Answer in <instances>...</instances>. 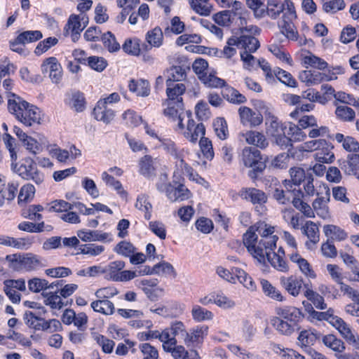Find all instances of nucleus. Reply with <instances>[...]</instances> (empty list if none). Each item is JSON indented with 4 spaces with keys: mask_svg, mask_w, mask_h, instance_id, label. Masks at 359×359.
<instances>
[{
    "mask_svg": "<svg viewBox=\"0 0 359 359\" xmlns=\"http://www.w3.org/2000/svg\"><path fill=\"white\" fill-rule=\"evenodd\" d=\"M273 226L264 222H258L250 226L243 235L245 246L259 262L263 260L264 254L276 248L278 237L273 235Z\"/></svg>",
    "mask_w": 359,
    "mask_h": 359,
    "instance_id": "1",
    "label": "nucleus"
},
{
    "mask_svg": "<svg viewBox=\"0 0 359 359\" xmlns=\"http://www.w3.org/2000/svg\"><path fill=\"white\" fill-rule=\"evenodd\" d=\"M283 13L282 19L278 22V26L287 38L292 40L297 39V30L294 21L297 14L293 2L291 0H268L265 14L272 19H276Z\"/></svg>",
    "mask_w": 359,
    "mask_h": 359,
    "instance_id": "2",
    "label": "nucleus"
},
{
    "mask_svg": "<svg viewBox=\"0 0 359 359\" xmlns=\"http://www.w3.org/2000/svg\"><path fill=\"white\" fill-rule=\"evenodd\" d=\"M7 107L8 111L25 126L31 127L41 123L42 113L40 109L22 100L15 93L8 94Z\"/></svg>",
    "mask_w": 359,
    "mask_h": 359,
    "instance_id": "3",
    "label": "nucleus"
},
{
    "mask_svg": "<svg viewBox=\"0 0 359 359\" xmlns=\"http://www.w3.org/2000/svg\"><path fill=\"white\" fill-rule=\"evenodd\" d=\"M159 142H161L160 147L163 148L167 154L175 159V167L177 172L186 175L190 180H196V177H198V175H194L193 169L184 160L188 151L177 147L175 143L170 139L162 137L159 138Z\"/></svg>",
    "mask_w": 359,
    "mask_h": 359,
    "instance_id": "4",
    "label": "nucleus"
},
{
    "mask_svg": "<svg viewBox=\"0 0 359 359\" xmlns=\"http://www.w3.org/2000/svg\"><path fill=\"white\" fill-rule=\"evenodd\" d=\"M236 46L238 48L249 50L250 52H255L259 47L257 39L253 36L241 35L240 36H233L226 41V46L222 51V57L231 58L236 54Z\"/></svg>",
    "mask_w": 359,
    "mask_h": 359,
    "instance_id": "5",
    "label": "nucleus"
},
{
    "mask_svg": "<svg viewBox=\"0 0 359 359\" xmlns=\"http://www.w3.org/2000/svg\"><path fill=\"white\" fill-rule=\"evenodd\" d=\"M157 189L164 193L168 198L172 201H183L191 197L190 191L183 184L173 181L172 183L161 180L156 184Z\"/></svg>",
    "mask_w": 359,
    "mask_h": 359,
    "instance_id": "6",
    "label": "nucleus"
},
{
    "mask_svg": "<svg viewBox=\"0 0 359 359\" xmlns=\"http://www.w3.org/2000/svg\"><path fill=\"white\" fill-rule=\"evenodd\" d=\"M186 128L184 127L183 122L182 126L178 125L175 127V130L182 134L187 140L192 143H196L198 138L204 136L205 128L203 123H196L192 118V114L186 118Z\"/></svg>",
    "mask_w": 359,
    "mask_h": 359,
    "instance_id": "7",
    "label": "nucleus"
},
{
    "mask_svg": "<svg viewBox=\"0 0 359 359\" xmlns=\"http://www.w3.org/2000/svg\"><path fill=\"white\" fill-rule=\"evenodd\" d=\"M18 175L25 180H32L36 184L44 181V175L37 168L36 162L30 157L23 159L18 169Z\"/></svg>",
    "mask_w": 359,
    "mask_h": 359,
    "instance_id": "8",
    "label": "nucleus"
},
{
    "mask_svg": "<svg viewBox=\"0 0 359 359\" xmlns=\"http://www.w3.org/2000/svg\"><path fill=\"white\" fill-rule=\"evenodd\" d=\"M165 108L163 109L164 115L170 121L176 123V126H182V122L186 121V118L191 115L190 111H185L184 103L174 101H165L163 103Z\"/></svg>",
    "mask_w": 359,
    "mask_h": 359,
    "instance_id": "9",
    "label": "nucleus"
},
{
    "mask_svg": "<svg viewBox=\"0 0 359 359\" xmlns=\"http://www.w3.org/2000/svg\"><path fill=\"white\" fill-rule=\"evenodd\" d=\"M257 107L261 110H264L265 124L266 133L271 137L278 136L284 133L286 126L274 115L273 111L263 102H259Z\"/></svg>",
    "mask_w": 359,
    "mask_h": 359,
    "instance_id": "10",
    "label": "nucleus"
},
{
    "mask_svg": "<svg viewBox=\"0 0 359 359\" xmlns=\"http://www.w3.org/2000/svg\"><path fill=\"white\" fill-rule=\"evenodd\" d=\"M279 281L280 286L293 297H297L302 293L305 285L302 277L294 275L282 276Z\"/></svg>",
    "mask_w": 359,
    "mask_h": 359,
    "instance_id": "11",
    "label": "nucleus"
},
{
    "mask_svg": "<svg viewBox=\"0 0 359 359\" xmlns=\"http://www.w3.org/2000/svg\"><path fill=\"white\" fill-rule=\"evenodd\" d=\"M261 159L260 151L258 149L252 147L243 149L241 161L245 167L253 168L254 170L260 172L264 168Z\"/></svg>",
    "mask_w": 359,
    "mask_h": 359,
    "instance_id": "12",
    "label": "nucleus"
},
{
    "mask_svg": "<svg viewBox=\"0 0 359 359\" xmlns=\"http://www.w3.org/2000/svg\"><path fill=\"white\" fill-rule=\"evenodd\" d=\"M4 292L8 299L13 304H18L20 302V294L18 292L26 290L25 281L23 279L7 280L4 283Z\"/></svg>",
    "mask_w": 359,
    "mask_h": 359,
    "instance_id": "13",
    "label": "nucleus"
},
{
    "mask_svg": "<svg viewBox=\"0 0 359 359\" xmlns=\"http://www.w3.org/2000/svg\"><path fill=\"white\" fill-rule=\"evenodd\" d=\"M160 165V161L150 155H145L138 162L139 172L145 177L154 176L157 168Z\"/></svg>",
    "mask_w": 359,
    "mask_h": 359,
    "instance_id": "14",
    "label": "nucleus"
},
{
    "mask_svg": "<svg viewBox=\"0 0 359 359\" xmlns=\"http://www.w3.org/2000/svg\"><path fill=\"white\" fill-rule=\"evenodd\" d=\"M241 121L246 126L255 127L263 121V116L259 111H255L248 107H241L238 109Z\"/></svg>",
    "mask_w": 359,
    "mask_h": 359,
    "instance_id": "15",
    "label": "nucleus"
},
{
    "mask_svg": "<svg viewBox=\"0 0 359 359\" xmlns=\"http://www.w3.org/2000/svg\"><path fill=\"white\" fill-rule=\"evenodd\" d=\"M77 236L83 242H111L112 235L99 230L82 229L77 231Z\"/></svg>",
    "mask_w": 359,
    "mask_h": 359,
    "instance_id": "16",
    "label": "nucleus"
},
{
    "mask_svg": "<svg viewBox=\"0 0 359 359\" xmlns=\"http://www.w3.org/2000/svg\"><path fill=\"white\" fill-rule=\"evenodd\" d=\"M325 196L316 198L312 203V209L313 212H316L317 215L323 219L330 217L328 208V202L330 201V193L327 187H325Z\"/></svg>",
    "mask_w": 359,
    "mask_h": 359,
    "instance_id": "17",
    "label": "nucleus"
},
{
    "mask_svg": "<svg viewBox=\"0 0 359 359\" xmlns=\"http://www.w3.org/2000/svg\"><path fill=\"white\" fill-rule=\"evenodd\" d=\"M276 313L280 320L294 324L298 326L299 320L302 317V311L294 306L277 307Z\"/></svg>",
    "mask_w": 359,
    "mask_h": 359,
    "instance_id": "18",
    "label": "nucleus"
},
{
    "mask_svg": "<svg viewBox=\"0 0 359 359\" xmlns=\"http://www.w3.org/2000/svg\"><path fill=\"white\" fill-rule=\"evenodd\" d=\"M339 166L345 174L357 177L359 174V154H348L346 158L339 160Z\"/></svg>",
    "mask_w": 359,
    "mask_h": 359,
    "instance_id": "19",
    "label": "nucleus"
},
{
    "mask_svg": "<svg viewBox=\"0 0 359 359\" xmlns=\"http://www.w3.org/2000/svg\"><path fill=\"white\" fill-rule=\"evenodd\" d=\"M93 116L97 121L109 124L114 119L115 113L105 104L104 101H98L93 109Z\"/></svg>",
    "mask_w": 359,
    "mask_h": 359,
    "instance_id": "20",
    "label": "nucleus"
},
{
    "mask_svg": "<svg viewBox=\"0 0 359 359\" xmlns=\"http://www.w3.org/2000/svg\"><path fill=\"white\" fill-rule=\"evenodd\" d=\"M241 196L254 205H262L266 203L267 196L262 190L255 188H243L241 191Z\"/></svg>",
    "mask_w": 359,
    "mask_h": 359,
    "instance_id": "21",
    "label": "nucleus"
},
{
    "mask_svg": "<svg viewBox=\"0 0 359 359\" xmlns=\"http://www.w3.org/2000/svg\"><path fill=\"white\" fill-rule=\"evenodd\" d=\"M302 233L307 236L309 241L306 242L308 249H311L320 240V233L318 226L312 221H307L302 227Z\"/></svg>",
    "mask_w": 359,
    "mask_h": 359,
    "instance_id": "22",
    "label": "nucleus"
},
{
    "mask_svg": "<svg viewBox=\"0 0 359 359\" xmlns=\"http://www.w3.org/2000/svg\"><path fill=\"white\" fill-rule=\"evenodd\" d=\"M290 260L295 263L302 272V273L307 278L315 279L316 278V273L312 269L309 262L303 258L298 253H292L290 255Z\"/></svg>",
    "mask_w": 359,
    "mask_h": 359,
    "instance_id": "23",
    "label": "nucleus"
},
{
    "mask_svg": "<svg viewBox=\"0 0 359 359\" xmlns=\"http://www.w3.org/2000/svg\"><path fill=\"white\" fill-rule=\"evenodd\" d=\"M88 23V18L83 13L80 15H71L65 26V34L69 32H82Z\"/></svg>",
    "mask_w": 359,
    "mask_h": 359,
    "instance_id": "24",
    "label": "nucleus"
},
{
    "mask_svg": "<svg viewBox=\"0 0 359 359\" xmlns=\"http://www.w3.org/2000/svg\"><path fill=\"white\" fill-rule=\"evenodd\" d=\"M266 258H267L271 265L277 271L281 272L288 271V265L280 254H275L273 250H269L266 252V254H264L263 260L260 263L264 262Z\"/></svg>",
    "mask_w": 359,
    "mask_h": 359,
    "instance_id": "25",
    "label": "nucleus"
},
{
    "mask_svg": "<svg viewBox=\"0 0 359 359\" xmlns=\"http://www.w3.org/2000/svg\"><path fill=\"white\" fill-rule=\"evenodd\" d=\"M166 94L168 99L165 101H174L183 102L182 95L186 90V87L183 83H174L166 81Z\"/></svg>",
    "mask_w": 359,
    "mask_h": 359,
    "instance_id": "26",
    "label": "nucleus"
},
{
    "mask_svg": "<svg viewBox=\"0 0 359 359\" xmlns=\"http://www.w3.org/2000/svg\"><path fill=\"white\" fill-rule=\"evenodd\" d=\"M323 233L327 240L333 241H343L348 237L347 233L341 227L334 224H326L323 226Z\"/></svg>",
    "mask_w": 359,
    "mask_h": 359,
    "instance_id": "27",
    "label": "nucleus"
},
{
    "mask_svg": "<svg viewBox=\"0 0 359 359\" xmlns=\"http://www.w3.org/2000/svg\"><path fill=\"white\" fill-rule=\"evenodd\" d=\"M208 327L197 326L195 328L187 332V337L184 339V344L187 346H191L194 344H201L204 337L207 335Z\"/></svg>",
    "mask_w": 359,
    "mask_h": 359,
    "instance_id": "28",
    "label": "nucleus"
},
{
    "mask_svg": "<svg viewBox=\"0 0 359 359\" xmlns=\"http://www.w3.org/2000/svg\"><path fill=\"white\" fill-rule=\"evenodd\" d=\"M90 307L94 311L106 316H111L115 311L114 303L109 299H97L91 302Z\"/></svg>",
    "mask_w": 359,
    "mask_h": 359,
    "instance_id": "29",
    "label": "nucleus"
},
{
    "mask_svg": "<svg viewBox=\"0 0 359 359\" xmlns=\"http://www.w3.org/2000/svg\"><path fill=\"white\" fill-rule=\"evenodd\" d=\"M323 343L324 345L335 352V357L337 354H343L345 351L344 343L334 334H327L323 337Z\"/></svg>",
    "mask_w": 359,
    "mask_h": 359,
    "instance_id": "30",
    "label": "nucleus"
},
{
    "mask_svg": "<svg viewBox=\"0 0 359 359\" xmlns=\"http://www.w3.org/2000/svg\"><path fill=\"white\" fill-rule=\"evenodd\" d=\"M65 102L78 112L82 111L85 109V98L83 94L79 91L68 94Z\"/></svg>",
    "mask_w": 359,
    "mask_h": 359,
    "instance_id": "31",
    "label": "nucleus"
},
{
    "mask_svg": "<svg viewBox=\"0 0 359 359\" xmlns=\"http://www.w3.org/2000/svg\"><path fill=\"white\" fill-rule=\"evenodd\" d=\"M304 288V296L311 302L316 309L323 310L327 308L324 298L309 287V284L306 283Z\"/></svg>",
    "mask_w": 359,
    "mask_h": 359,
    "instance_id": "32",
    "label": "nucleus"
},
{
    "mask_svg": "<svg viewBox=\"0 0 359 359\" xmlns=\"http://www.w3.org/2000/svg\"><path fill=\"white\" fill-rule=\"evenodd\" d=\"M261 285L263 292L268 297L280 302H285L286 300V297L281 293V292L272 285L267 280H262Z\"/></svg>",
    "mask_w": 359,
    "mask_h": 359,
    "instance_id": "33",
    "label": "nucleus"
},
{
    "mask_svg": "<svg viewBox=\"0 0 359 359\" xmlns=\"http://www.w3.org/2000/svg\"><path fill=\"white\" fill-rule=\"evenodd\" d=\"M145 41L151 47H161L163 42V34L161 29L156 27L148 31L145 34Z\"/></svg>",
    "mask_w": 359,
    "mask_h": 359,
    "instance_id": "34",
    "label": "nucleus"
},
{
    "mask_svg": "<svg viewBox=\"0 0 359 359\" xmlns=\"http://www.w3.org/2000/svg\"><path fill=\"white\" fill-rule=\"evenodd\" d=\"M283 184L287 190L286 192L283 189L276 188L273 192V198L280 204L285 205L288 203L290 201V196H288V194L290 192L294 193L296 191V188H292V184L290 180H285Z\"/></svg>",
    "mask_w": 359,
    "mask_h": 359,
    "instance_id": "35",
    "label": "nucleus"
},
{
    "mask_svg": "<svg viewBox=\"0 0 359 359\" xmlns=\"http://www.w3.org/2000/svg\"><path fill=\"white\" fill-rule=\"evenodd\" d=\"M39 140L27 135V137H24L21 142L23 147L31 154L36 155L39 154L42 149V137L41 135H38Z\"/></svg>",
    "mask_w": 359,
    "mask_h": 359,
    "instance_id": "36",
    "label": "nucleus"
},
{
    "mask_svg": "<svg viewBox=\"0 0 359 359\" xmlns=\"http://www.w3.org/2000/svg\"><path fill=\"white\" fill-rule=\"evenodd\" d=\"M333 147L326 141L325 145H321L315 154V159L323 163H332L334 158V153L332 151Z\"/></svg>",
    "mask_w": 359,
    "mask_h": 359,
    "instance_id": "37",
    "label": "nucleus"
},
{
    "mask_svg": "<svg viewBox=\"0 0 359 359\" xmlns=\"http://www.w3.org/2000/svg\"><path fill=\"white\" fill-rule=\"evenodd\" d=\"M272 325L276 328V330L280 334L290 336L292 333H294L297 330L299 329L298 326L289 323L287 322H285L280 320V318H273L271 320Z\"/></svg>",
    "mask_w": 359,
    "mask_h": 359,
    "instance_id": "38",
    "label": "nucleus"
},
{
    "mask_svg": "<svg viewBox=\"0 0 359 359\" xmlns=\"http://www.w3.org/2000/svg\"><path fill=\"white\" fill-rule=\"evenodd\" d=\"M334 139L342 144L343 148L349 152H357L359 151V143L351 136H344L341 133H337Z\"/></svg>",
    "mask_w": 359,
    "mask_h": 359,
    "instance_id": "39",
    "label": "nucleus"
},
{
    "mask_svg": "<svg viewBox=\"0 0 359 359\" xmlns=\"http://www.w3.org/2000/svg\"><path fill=\"white\" fill-rule=\"evenodd\" d=\"M233 273L235 274L236 279L250 291H255L257 289L256 284L252 277L245 273L243 269L239 268H232Z\"/></svg>",
    "mask_w": 359,
    "mask_h": 359,
    "instance_id": "40",
    "label": "nucleus"
},
{
    "mask_svg": "<svg viewBox=\"0 0 359 359\" xmlns=\"http://www.w3.org/2000/svg\"><path fill=\"white\" fill-rule=\"evenodd\" d=\"M36 189L34 186L30 183L23 185L20 190L18 203L20 205H23L32 201L34 197Z\"/></svg>",
    "mask_w": 359,
    "mask_h": 359,
    "instance_id": "41",
    "label": "nucleus"
},
{
    "mask_svg": "<svg viewBox=\"0 0 359 359\" xmlns=\"http://www.w3.org/2000/svg\"><path fill=\"white\" fill-rule=\"evenodd\" d=\"M101 177L107 186L114 189L121 197L125 198L127 196V192L124 190L121 182L116 180L111 175H109L108 172H103Z\"/></svg>",
    "mask_w": 359,
    "mask_h": 359,
    "instance_id": "42",
    "label": "nucleus"
},
{
    "mask_svg": "<svg viewBox=\"0 0 359 359\" xmlns=\"http://www.w3.org/2000/svg\"><path fill=\"white\" fill-rule=\"evenodd\" d=\"M243 136L248 144L255 145L261 149L266 148L268 145L265 136L259 132L248 131Z\"/></svg>",
    "mask_w": 359,
    "mask_h": 359,
    "instance_id": "43",
    "label": "nucleus"
},
{
    "mask_svg": "<svg viewBox=\"0 0 359 359\" xmlns=\"http://www.w3.org/2000/svg\"><path fill=\"white\" fill-rule=\"evenodd\" d=\"M129 90L135 93L138 96L146 97L150 93L149 83L145 80H131L128 85Z\"/></svg>",
    "mask_w": 359,
    "mask_h": 359,
    "instance_id": "44",
    "label": "nucleus"
},
{
    "mask_svg": "<svg viewBox=\"0 0 359 359\" xmlns=\"http://www.w3.org/2000/svg\"><path fill=\"white\" fill-rule=\"evenodd\" d=\"M125 267V262L117 260L110 262L107 266L104 267V273L107 279L112 281H116L117 277L121 273V270Z\"/></svg>",
    "mask_w": 359,
    "mask_h": 359,
    "instance_id": "45",
    "label": "nucleus"
},
{
    "mask_svg": "<svg viewBox=\"0 0 359 359\" xmlns=\"http://www.w3.org/2000/svg\"><path fill=\"white\" fill-rule=\"evenodd\" d=\"M191 8L201 15L208 16L212 11V6L210 0H188Z\"/></svg>",
    "mask_w": 359,
    "mask_h": 359,
    "instance_id": "46",
    "label": "nucleus"
},
{
    "mask_svg": "<svg viewBox=\"0 0 359 359\" xmlns=\"http://www.w3.org/2000/svg\"><path fill=\"white\" fill-rule=\"evenodd\" d=\"M141 40L137 37L126 39L122 45L123 50L130 55L138 56L140 55Z\"/></svg>",
    "mask_w": 359,
    "mask_h": 359,
    "instance_id": "47",
    "label": "nucleus"
},
{
    "mask_svg": "<svg viewBox=\"0 0 359 359\" xmlns=\"http://www.w3.org/2000/svg\"><path fill=\"white\" fill-rule=\"evenodd\" d=\"M43 34L39 30H28L20 32L15 38L22 44L33 43L42 39Z\"/></svg>",
    "mask_w": 359,
    "mask_h": 359,
    "instance_id": "48",
    "label": "nucleus"
},
{
    "mask_svg": "<svg viewBox=\"0 0 359 359\" xmlns=\"http://www.w3.org/2000/svg\"><path fill=\"white\" fill-rule=\"evenodd\" d=\"M191 316L194 320L199 323L212 320L214 315L212 311L196 304L192 306Z\"/></svg>",
    "mask_w": 359,
    "mask_h": 359,
    "instance_id": "49",
    "label": "nucleus"
},
{
    "mask_svg": "<svg viewBox=\"0 0 359 359\" xmlns=\"http://www.w3.org/2000/svg\"><path fill=\"white\" fill-rule=\"evenodd\" d=\"M246 12L240 13L238 15V25L239 26V30L241 35H250L252 36L259 33V29L256 26L247 25V20L245 17Z\"/></svg>",
    "mask_w": 359,
    "mask_h": 359,
    "instance_id": "50",
    "label": "nucleus"
},
{
    "mask_svg": "<svg viewBox=\"0 0 359 359\" xmlns=\"http://www.w3.org/2000/svg\"><path fill=\"white\" fill-rule=\"evenodd\" d=\"M330 325L338 330L344 339L354 332L348 324L337 316H334Z\"/></svg>",
    "mask_w": 359,
    "mask_h": 359,
    "instance_id": "51",
    "label": "nucleus"
},
{
    "mask_svg": "<svg viewBox=\"0 0 359 359\" xmlns=\"http://www.w3.org/2000/svg\"><path fill=\"white\" fill-rule=\"evenodd\" d=\"M135 207L144 213V218L147 220L151 219L152 205L147 196L143 194L138 196L135 203Z\"/></svg>",
    "mask_w": 359,
    "mask_h": 359,
    "instance_id": "52",
    "label": "nucleus"
},
{
    "mask_svg": "<svg viewBox=\"0 0 359 359\" xmlns=\"http://www.w3.org/2000/svg\"><path fill=\"white\" fill-rule=\"evenodd\" d=\"M25 323L31 328L36 330H42L44 319L37 317L32 311H26L23 316Z\"/></svg>",
    "mask_w": 359,
    "mask_h": 359,
    "instance_id": "53",
    "label": "nucleus"
},
{
    "mask_svg": "<svg viewBox=\"0 0 359 359\" xmlns=\"http://www.w3.org/2000/svg\"><path fill=\"white\" fill-rule=\"evenodd\" d=\"M213 128L218 138L226 140L229 136V130L226 121L224 118L218 117L213 122Z\"/></svg>",
    "mask_w": 359,
    "mask_h": 359,
    "instance_id": "54",
    "label": "nucleus"
},
{
    "mask_svg": "<svg viewBox=\"0 0 359 359\" xmlns=\"http://www.w3.org/2000/svg\"><path fill=\"white\" fill-rule=\"evenodd\" d=\"M43 296L45 297L44 302L46 305L50 306V308L60 309L63 307L62 300L56 292L43 293Z\"/></svg>",
    "mask_w": 359,
    "mask_h": 359,
    "instance_id": "55",
    "label": "nucleus"
},
{
    "mask_svg": "<svg viewBox=\"0 0 359 359\" xmlns=\"http://www.w3.org/2000/svg\"><path fill=\"white\" fill-rule=\"evenodd\" d=\"M316 336L313 332L309 330H304L300 332L298 337V344L302 348H305L307 350L311 348L310 346L316 342Z\"/></svg>",
    "mask_w": 359,
    "mask_h": 359,
    "instance_id": "56",
    "label": "nucleus"
},
{
    "mask_svg": "<svg viewBox=\"0 0 359 359\" xmlns=\"http://www.w3.org/2000/svg\"><path fill=\"white\" fill-rule=\"evenodd\" d=\"M27 285L29 290L34 293H38L49 287H53V285H48V282L46 280L39 278H33L29 280Z\"/></svg>",
    "mask_w": 359,
    "mask_h": 359,
    "instance_id": "57",
    "label": "nucleus"
},
{
    "mask_svg": "<svg viewBox=\"0 0 359 359\" xmlns=\"http://www.w3.org/2000/svg\"><path fill=\"white\" fill-rule=\"evenodd\" d=\"M275 76L283 83L290 87H296L297 81L290 73L280 69H273Z\"/></svg>",
    "mask_w": 359,
    "mask_h": 359,
    "instance_id": "58",
    "label": "nucleus"
},
{
    "mask_svg": "<svg viewBox=\"0 0 359 359\" xmlns=\"http://www.w3.org/2000/svg\"><path fill=\"white\" fill-rule=\"evenodd\" d=\"M215 304L223 309H232L236 305L233 300L222 292H215Z\"/></svg>",
    "mask_w": 359,
    "mask_h": 359,
    "instance_id": "59",
    "label": "nucleus"
},
{
    "mask_svg": "<svg viewBox=\"0 0 359 359\" xmlns=\"http://www.w3.org/2000/svg\"><path fill=\"white\" fill-rule=\"evenodd\" d=\"M233 18V11L230 10L220 11L213 16V19L217 25L226 27L231 24Z\"/></svg>",
    "mask_w": 359,
    "mask_h": 359,
    "instance_id": "60",
    "label": "nucleus"
},
{
    "mask_svg": "<svg viewBox=\"0 0 359 359\" xmlns=\"http://www.w3.org/2000/svg\"><path fill=\"white\" fill-rule=\"evenodd\" d=\"M200 80L208 87L220 88L225 85L224 80L212 74H205L200 76Z\"/></svg>",
    "mask_w": 359,
    "mask_h": 359,
    "instance_id": "61",
    "label": "nucleus"
},
{
    "mask_svg": "<svg viewBox=\"0 0 359 359\" xmlns=\"http://www.w3.org/2000/svg\"><path fill=\"white\" fill-rule=\"evenodd\" d=\"M18 183L17 182H10L1 189V198L8 202L13 200L16 196V193L18 188Z\"/></svg>",
    "mask_w": 359,
    "mask_h": 359,
    "instance_id": "62",
    "label": "nucleus"
},
{
    "mask_svg": "<svg viewBox=\"0 0 359 359\" xmlns=\"http://www.w3.org/2000/svg\"><path fill=\"white\" fill-rule=\"evenodd\" d=\"M58 43V39L56 37H48L40 41L34 50V53L36 55H41L48 51L50 48L55 46Z\"/></svg>",
    "mask_w": 359,
    "mask_h": 359,
    "instance_id": "63",
    "label": "nucleus"
},
{
    "mask_svg": "<svg viewBox=\"0 0 359 359\" xmlns=\"http://www.w3.org/2000/svg\"><path fill=\"white\" fill-rule=\"evenodd\" d=\"M139 348L142 354V359H158V350L148 343L141 344Z\"/></svg>",
    "mask_w": 359,
    "mask_h": 359,
    "instance_id": "64",
    "label": "nucleus"
}]
</instances>
